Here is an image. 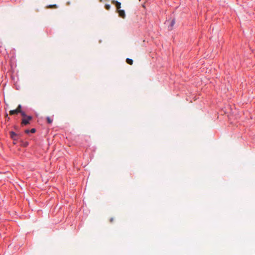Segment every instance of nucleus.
Here are the masks:
<instances>
[{"label":"nucleus","instance_id":"obj_1","mask_svg":"<svg viewBox=\"0 0 255 255\" xmlns=\"http://www.w3.org/2000/svg\"><path fill=\"white\" fill-rule=\"evenodd\" d=\"M22 114V119L21 121L22 125H26L29 123V121L31 120L32 117L31 116H27L25 115V113H21Z\"/></svg>","mask_w":255,"mask_h":255},{"label":"nucleus","instance_id":"obj_2","mask_svg":"<svg viewBox=\"0 0 255 255\" xmlns=\"http://www.w3.org/2000/svg\"><path fill=\"white\" fill-rule=\"evenodd\" d=\"M112 3L116 5L118 10L121 8V3L116 0H112Z\"/></svg>","mask_w":255,"mask_h":255},{"label":"nucleus","instance_id":"obj_3","mask_svg":"<svg viewBox=\"0 0 255 255\" xmlns=\"http://www.w3.org/2000/svg\"><path fill=\"white\" fill-rule=\"evenodd\" d=\"M118 10L119 16L122 18H125L126 16L125 11L124 10H121L120 9Z\"/></svg>","mask_w":255,"mask_h":255},{"label":"nucleus","instance_id":"obj_4","mask_svg":"<svg viewBox=\"0 0 255 255\" xmlns=\"http://www.w3.org/2000/svg\"><path fill=\"white\" fill-rule=\"evenodd\" d=\"M10 135L11 138H12L13 140H17V134L13 131H10Z\"/></svg>","mask_w":255,"mask_h":255},{"label":"nucleus","instance_id":"obj_5","mask_svg":"<svg viewBox=\"0 0 255 255\" xmlns=\"http://www.w3.org/2000/svg\"><path fill=\"white\" fill-rule=\"evenodd\" d=\"M175 23V20L174 19H172L171 21H170V26H169V29L170 30H172V27L173 26V25H174Z\"/></svg>","mask_w":255,"mask_h":255},{"label":"nucleus","instance_id":"obj_6","mask_svg":"<svg viewBox=\"0 0 255 255\" xmlns=\"http://www.w3.org/2000/svg\"><path fill=\"white\" fill-rule=\"evenodd\" d=\"M9 112H21V106L19 105L18 106V107H17V108L16 109L11 110Z\"/></svg>","mask_w":255,"mask_h":255},{"label":"nucleus","instance_id":"obj_7","mask_svg":"<svg viewBox=\"0 0 255 255\" xmlns=\"http://www.w3.org/2000/svg\"><path fill=\"white\" fill-rule=\"evenodd\" d=\"M126 62L128 64H129V65H132V63H133V61L132 59H129V58H127L126 59Z\"/></svg>","mask_w":255,"mask_h":255},{"label":"nucleus","instance_id":"obj_8","mask_svg":"<svg viewBox=\"0 0 255 255\" xmlns=\"http://www.w3.org/2000/svg\"><path fill=\"white\" fill-rule=\"evenodd\" d=\"M46 120H47V122L48 123V124H51L52 123V121H53V120L51 119L50 117H47L46 118Z\"/></svg>","mask_w":255,"mask_h":255},{"label":"nucleus","instance_id":"obj_9","mask_svg":"<svg viewBox=\"0 0 255 255\" xmlns=\"http://www.w3.org/2000/svg\"><path fill=\"white\" fill-rule=\"evenodd\" d=\"M111 8V5L110 4H106L105 5V8L107 9V10H110Z\"/></svg>","mask_w":255,"mask_h":255},{"label":"nucleus","instance_id":"obj_10","mask_svg":"<svg viewBox=\"0 0 255 255\" xmlns=\"http://www.w3.org/2000/svg\"><path fill=\"white\" fill-rule=\"evenodd\" d=\"M49 7H50V8H53V7L56 8L57 6L55 4H54V5H50L49 6Z\"/></svg>","mask_w":255,"mask_h":255},{"label":"nucleus","instance_id":"obj_11","mask_svg":"<svg viewBox=\"0 0 255 255\" xmlns=\"http://www.w3.org/2000/svg\"><path fill=\"white\" fill-rule=\"evenodd\" d=\"M36 130L35 128H32L30 130V132H31V133H34L35 132Z\"/></svg>","mask_w":255,"mask_h":255},{"label":"nucleus","instance_id":"obj_12","mask_svg":"<svg viewBox=\"0 0 255 255\" xmlns=\"http://www.w3.org/2000/svg\"><path fill=\"white\" fill-rule=\"evenodd\" d=\"M114 218H111L110 219V222L111 223H113V221H114Z\"/></svg>","mask_w":255,"mask_h":255},{"label":"nucleus","instance_id":"obj_13","mask_svg":"<svg viewBox=\"0 0 255 255\" xmlns=\"http://www.w3.org/2000/svg\"><path fill=\"white\" fill-rule=\"evenodd\" d=\"M30 132V130L26 129L25 130V132L26 133H28Z\"/></svg>","mask_w":255,"mask_h":255},{"label":"nucleus","instance_id":"obj_14","mask_svg":"<svg viewBox=\"0 0 255 255\" xmlns=\"http://www.w3.org/2000/svg\"><path fill=\"white\" fill-rule=\"evenodd\" d=\"M15 113L11 112V113H10V115H13V114H15Z\"/></svg>","mask_w":255,"mask_h":255},{"label":"nucleus","instance_id":"obj_15","mask_svg":"<svg viewBox=\"0 0 255 255\" xmlns=\"http://www.w3.org/2000/svg\"><path fill=\"white\" fill-rule=\"evenodd\" d=\"M8 116V115L7 114H5V117L6 118Z\"/></svg>","mask_w":255,"mask_h":255}]
</instances>
